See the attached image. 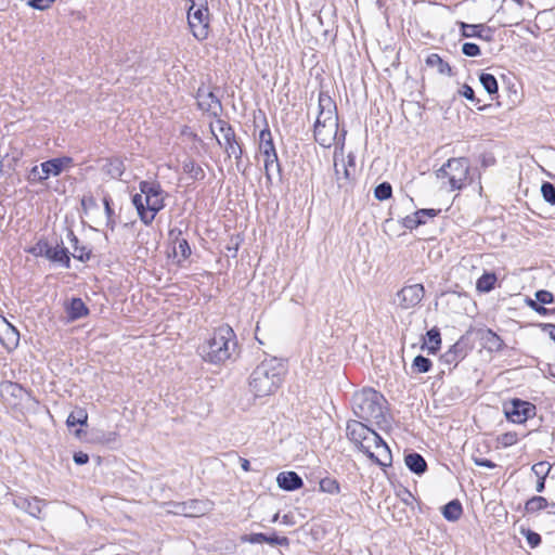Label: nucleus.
<instances>
[{
    "instance_id": "15",
    "label": "nucleus",
    "mask_w": 555,
    "mask_h": 555,
    "mask_svg": "<svg viewBox=\"0 0 555 555\" xmlns=\"http://www.w3.org/2000/svg\"><path fill=\"white\" fill-rule=\"evenodd\" d=\"M241 542L250 544L268 543L270 545H279L285 547H288L291 543L287 537H280L275 532H273L272 534H267L262 532L243 534L241 537Z\"/></svg>"
},
{
    "instance_id": "9",
    "label": "nucleus",
    "mask_w": 555,
    "mask_h": 555,
    "mask_svg": "<svg viewBox=\"0 0 555 555\" xmlns=\"http://www.w3.org/2000/svg\"><path fill=\"white\" fill-rule=\"evenodd\" d=\"M503 410L506 418L515 424H524L537 414V406L533 403L519 398L504 403Z\"/></svg>"
},
{
    "instance_id": "52",
    "label": "nucleus",
    "mask_w": 555,
    "mask_h": 555,
    "mask_svg": "<svg viewBox=\"0 0 555 555\" xmlns=\"http://www.w3.org/2000/svg\"><path fill=\"white\" fill-rule=\"evenodd\" d=\"M96 207H98L96 199L91 194H87V195L82 196L81 209L85 214H87L89 209L96 208Z\"/></svg>"
},
{
    "instance_id": "32",
    "label": "nucleus",
    "mask_w": 555,
    "mask_h": 555,
    "mask_svg": "<svg viewBox=\"0 0 555 555\" xmlns=\"http://www.w3.org/2000/svg\"><path fill=\"white\" fill-rule=\"evenodd\" d=\"M258 162L263 164L264 173H281L276 151L258 156Z\"/></svg>"
},
{
    "instance_id": "40",
    "label": "nucleus",
    "mask_w": 555,
    "mask_h": 555,
    "mask_svg": "<svg viewBox=\"0 0 555 555\" xmlns=\"http://www.w3.org/2000/svg\"><path fill=\"white\" fill-rule=\"evenodd\" d=\"M479 81L482 85L483 89L489 94H494L498 92V81L495 77L488 73H482L479 76Z\"/></svg>"
},
{
    "instance_id": "17",
    "label": "nucleus",
    "mask_w": 555,
    "mask_h": 555,
    "mask_svg": "<svg viewBox=\"0 0 555 555\" xmlns=\"http://www.w3.org/2000/svg\"><path fill=\"white\" fill-rule=\"evenodd\" d=\"M478 337L482 347L489 352H500L505 347L503 339L491 328L478 330Z\"/></svg>"
},
{
    "instance_id": "56",
    "label": "nucleus",
    "mask_w": 555,
    "mask_h": 555,
    "mask_svg": "<svg viewBox=\"0 0 555 555\" xmlns=\"http://www.w3.org/2000/svg\"><path fill=\"white\" fill-rule=\"evenodd\" d=\"M238 247H240V240H238V236L236 237H231V241L230 243L227 245L225 249H227V256L228 257H232V258H235L236 255H237V250H238Z\"/></svg>"
},
{
    "instance_id": "39",
    "label": "nucleus",
    "mask_w": 555,
    "mask_h": 555,
    "mask_svg": "<svg viewBox=\"0 0 555 555\" xmlns=\"http://www.w3.org/2000/svg\"><path fill=\"white\" fill-rule=\"evenodd\" d=\"M431 360L422 354L416 356L412 362V369L416 373H427L431 370Z\"/></svg>"
},
{
    "instance_id": "18",
    "label": "nucleus",
    "mask_w": 555,
    "mask_h": 555,
    "mask_svg": "<svg viewBox=\"0 0 555 555\" xmlns=\"http://www.w3.org/2000/svg\"><path fill=\"white\" fill-rule=\"evenodd\" d=\"M466 356V344L464 341V337H461L440 357V361L443 364L453 365L455 367Z\"/></svg>"
},
{
    "instance_id": "1",
    "label": "nucleus",
    "mask_w": 555,
    "mask_h": 555,
    "mask_svg": "<svg viewBox=\"0 0 555 555\" xmlns=\"http://www.w3.org/2000/svg\"><path fill=\"white\" fill-rule=\"evenodd\" d=\"M347 131L339 129L335 101L327 92L321 91L318 98V115L313 127L315 141L323 147L335 145L343 151Z\"/></svg>"
},
{
    "instance_id": "62",
    "label": "nucleus",
    "mask_w": 555,
    "mask_h": 555,
    "mask_svg": "<svg viewBox=\"0 0 555 555\" xmlns=\"http://www.w3.org/2000/svg\"><path fill=\"white\" fill-rule=\"evenodd\" d=\"M473 461H474V463L477 466H482V467H487V468H490V469L496 467V464L494 462H492L491 460H488V459L473 457Z\"/></svg>"
},
{
    "instance_id": "35",
    "label": "nucleus",
    "mask_w": 555,
    "mask_h": 555,
    "mask_svg": "<svg viewBox=\"0 0 555 555\" xmlns=\"http://www.w3.org/2000/svg\"><path fill=\"white\" fill-rule=\"evenodd\" d=\"M88 423V413L83 408H76L66 420V425L68 427H74L76 425L86 426Z\"/></svg>"
},
{
    "instance_id": "55",
    "label": "nucleus",
    "mask_w": 555,
    "mask_h": 555,
    "mask_svg": "<svg viewBox=\"0 0 555 555\" xmlns=\"http://www.w3.org/2000/svg\"><path fill=\"white\" fill-rule=\"evenodd\" d=\"M499 441L504 447H511L517 442V434L512 431L505 433L501 435Z\"/></svg>"
},
{
    "instance_id": "57",
    "label": "nucleus",
    "mask_w": 555,
    "mask_h": 555,
    "mask_svg": "<svg viewBox=\"0 0 555 555\" xmlns=\"http://www.w3.org/2000/svg\"><path fill=\"white\" fill-rule=\"evenodd\" d=\"M459 93L472 102H474L476 100L475 92H474L473 88L466 83H464L462 86V88L459 90Z\"/></svg>"
},
{
    "instance_id": "13",
    "label": "nucleus",
    "mask_w": 555,
    "mask_h": 555,
    "mask_svg": "<svg viewBox=\"0 0 555 555\" xmlns=\"http://www.w3.org/2000/svg\"><path fill=\"white\" fill-rule=\"evenodd\" d=\"M196 100L198 107L204 112L211 113L214 116H218V114L221 112V103L215 93L209 90V88H198Z\"/></svg>"
},
{
    "instance_id": "16",
    "label": "nucleus",
    "mask_w": 555,
    "mask_h": 555,
    "mask_svg": "<svg viewBox=\"0 0 555 555\" xmlns=\"http://www.w3.org/2000/svg\"><path fill=\"white\" fill-rule=\"evenodd\" d=\"M0 341L5 348H15L20 341L18 330L0 314Z\"/></svg>"
},
{
    "instance_id": "2",
    "label": "nucleus",
    "mask_w": 555,
    "mask_h": 555,
    "mask_svg": "<svg viewBox=\"0 0 555 555\" xmlns=\"http://www.w3.org/2000/svg\"><path fill=\"white\" fill-rule=\"evenodd\" d=\"M354 415L365 422H374L384 429L389 425L386 416L387 400L377 390L371 387L356 391L351 399Z\"/></svg>"
},
{
    "instance_id": "25",
    "label": "nucleus",
    "mask_w": 555,
    "mask_h": 555,
    "mask_svg": "<svg viewBox=\"0 0 555 555\" xmlns=\"http://www.w3.org/2000/svg\"><path fill=\"white\" fill-rule=\"evenodd\" d=\"M441 346V334L440 330L435 326L426 332L424 336L423 345L421 346L422 350H427L428 353L435 354L438 352Z\"/></svg>"
},
{
    "instance_id": "30",
    "label": "nucleus",
    "mask_w": 555,
    "mask_h": 555,
    "mask_svg": "<svg viewBox=\"0 0 555 555\" xmlns=\"http://www.w3.org/2000/svg\"><path fill=\"white\" fill-rule=\"evenodd\" d=\"M450 171H457L460 173H468V159L465 157L451 158L438 170V173H448Z\"/></svg>"
},
{
    "instance_id": "41",
    "label": "nucleus",
    "mask_w": 555,
    "mask_h": 555,
    "mask_svg": "<svg viewBox=\"0 0 555 555\" xmlns=\"http://www.w3.org/2000/svg\"><path fill=\"white\" fill-rule=\"evenodd\" d=\"M374 196L377 201H387L392 196V186L389 182H382L374 189Z\"/></svg>"
},
{
    "instance_id": "60",
    "label": "nucleus",
    "mask_w": 555,
    "mask_h": 555,
    "mask_svg": "<svg viewBox=\"0 0 555 555\" xmlns=\"http://www.w3.org/2000/svg\"><path fill=\"white\" fill-rule=\"evenodd\" d=\"M527 302L532 310L540 314H545L547 312V309L544 307V305L540 304L537 299L533 300L529 298Z\"/></svg>"
},
{
    "instance_id": "29",
    "label": "nucleus",
    "mask_w": 555,
    "mask_h": 555,
    "mask_svg": "<svg viewBox=\"0 0 555 555\" xmlns=\"http://www.w3.org/2000/svg\"><path fill=\"white\" fill-rule=\"evenodd\" d=\"M69 243L74 249L73 257L81 262H86L91 258V249L86 246L79 245L78 237L74 234L73 231L68 232Z\"/></svg>"
},
{
    "instance_id": "21",
    "label": "nucleus",
    "mask_w": 555,
    "mask_h": 555,
    "mask_svg": "<svg viewBox=\"0 0 555 555\" xmlns=\"http://www.w3.org/2000/svg\"><path fill=\"white\" fill-rule=\"evenodd\" d=\"M460 26L461 35L465 38L477 37L485 41L492 40V30L482 24H467L464 22L457 23Z\"/></svg>"
},
{
    "instance_id": "31",
    "label": "nucleus",
    "mask_w": 555,
    "mask_h": 555,
    "mask_svg": "<svg viewBox=\"0 0 555 555\" xmlns=\"http://www.w3.org/2000/svg\"><path fill=\"white\" fill-rule=\"evenodd\" d=\"M441 513L447 520L456 521L461 518L463 514V507L461 502L457 499H455L443 505Z\"/></svg>"
},
{
    "instance_id": "45",
    "label": "nucleus",
    "mask_w": 555,
    "mask_h": 555,
    "mask_svg": "<svg viewBox=\"0 0 555 555\" xmlns=\"http://www.w3.org/2000/svg\"><path fill=\"white\" fill-rule=\"evenodd\" d=\"M543 199L550 205H555V185L551 182H543L541 185Z\"/></svg>"
},
{
    "instance_id": "34",
    "label": "nucleus",
    "mask_w": 555,
    "mask_h": 555,
    "mask_svg": "<svg viewBox=\"0 0 555 555\" xmlns=\"http://www.w3.org/2000/svg\"><path fill=\"white\" fill-rule=\"evenodd\" d=\"M496 275L493 272H485L476 282L477 291L481 293L491 292L496 283Z\"/></svg>"
},
{
    "instance_id": "4",
    "label": "nucleus",
    "mask_w": 555,
    "mask_h": 555,
    "mask_svg": "<svg viewBox=\"0 0 555 555\" xmlns=\"http://www.w3.org/2000/svg\"><path fill=\"white\" fill-rule=\"evenodd\" d=\"M285 374L284 364L276 358L264 359L249 376L250 391L257 398L274 393L282 385Z\"/></svg>"
},
{
    "instance_id": "23",
    "label": "nucleus",
    "mask_w": 555,
    "mask_h": 555,
    "mask_svg": "<svg viewBox=\"0 0 555 555\" xmlns=\"http://www.w3.org/2000/svg\"><path fill=\"white\" fill-rule=\"evenodd\" d=\"M44 258L50 260L51 262L57 263L66 269L70 268V256L69 251L64 246H51L48 247V254H46Z\"/></svg>"
},
{
    "instance_id": "54",
    "label": "nucleus",
    "mask_w": 555,
    "mask_h": 555,
    "mask_svg": "<svg viewBox=\"0 0 555 555\" xmlns=\"http://www.w3.org/2000/svg\"><path fill=\"white\" fill-rule=\"evenodd\" d=\"M55 0H28L27 5L36 10H47Z\"/></svg>"
},
{
    "instance_id": "19",
    "label": "nucleus",
    "mask_w": 555,
    "mask_h": 555,
    "mask_svg": "<svg viewBox=\"0 0 555 555\" xmlns=\"http://www.w3.org/2000/svg\"><path fill=\"white\" fill-rule=\"evenodd\" d=\"M85 170H99L102 171V173H124L127 168L124 162L116 157L100 158L95 162V165L89 166Z\"/></svg>"
},
{
    "instance_id": "42",
    "label": "nucleus",
    "mask_w": 555,
    "mask_h": 555,
    "mask_svg": "<svg viewBox=\"0 0 555 555\" xmlns=\"http://www.w3.org/2000/svg\"><path fill=\"white\" fill-rule=\"evenodd\" d=\"M370 440L373 441L374 447L377 450L378 449H385V459L389 463H391L392 456H391L390 448L388 447V444L385 442V440L375 430H372V433L370 435Z\"/></svg>"
},
{
    "instance_id": "44",
    "label": "nucleus",
    "mask_w": 555,
    "mask_h": 555,
    "mask_svg": "<svg viewBox=\"0 0 555 555\" xmlns=\"http://www.w3.org/2000/svg\"><path fill=\"white\" fill-rule=\"evenodd\" d=\"M520 533L526 538L527 543L531 548L538 547L542 542L541 535L531 529L521 528Z\"/></svg>"
},
{
    "instance_id": "7",
    "label": "nucleus",
    "mask_w": 555,
    "mask_h": 555,
    "mask_svg": "<svg viewBox=\"0 0 555 555\" xmlns=\"http://www.w3.org/2000/svg\"><path fill=\"white\" fill-rule=\"evenodd\" d=\"M373 429L367 427L360 421L351 420L347 423L346 435L348 439L356 444V447L366 454V456L376 463L377 465H386V463L379 460L375 453L371 451V444L365 443L370 440V435Z\"/></svg>"
},
{
    "instance_id": "8",
    "label": "nucleus",
    "mask_w": 555,
    "mask_h": 555,
    "mask_svg": "<svg viewBox=\"0 0 555 555\" xmlns=\"http://www.w3.org/2000/svg\"><path fill=\"white\" fill-rule=\"evenodd\" d=\"M211 132L216 137L218 143L224 147L228 156L234 157L236 160L237 170L240 171L238 158L242 154L241 146L235 140V133L231 126L225 121L218 119L215 125H211Z\"/></svg>"
},
{
    "instance_id": "51",
    "label": "nucleus",
    "mask_w": 555,
    "mask_h": 555,
    "mask_svg": "<svg viewBox=\"0 0 555 555\" xmlns=\"http://www.w3.org/2000/svg\"><path fill=\"white\" fill-rule=\"evenodd\" d=\"M50 178V176H27L28 183L30 185L40 184L42 185L41 189L36 190V193L41 192L43 189H48L49 185L46 183V181Z\"/></svg>"
},
{
    "instance_id": "5",
    "label": "nucleus",
    "mask_w": 555,
    "mask_h": 555,
    "mask_svg": "<svg viewBox=\"0 0 555 555\" xmlns=\"http://www.w3.org/2000/svg\"><path fill=\"white\" fill-rule=\"evenodd\" d=\"M140 193L132 195L131 202L140 220L150 225L165 207V192L157 181H141Z\"/></svg>"
},
{
    "instance_id": "14",
    "label": "nucleus",
    "mask_w": 555,
    "mask_h": 555,
    "mask_svg": "<svg viewBox=\"0 0 555 555\" xmlns=\"http://www.w3.org/2000/svg\"><path fill=\"white\" fill-rule=\"evenodd\" d=\"M425 291L422 284H413L404 286L399 293L398 298L400 299V306L403 309L413 308L418 305L423 297Z\"/></svg>"
},
{
    "instance_id": "12",
    "label": "nucleus",
    "mask_w": 555,
    "mask_h": 555,
    "mask_svg": "<svg viewBox=\"0 0 555 555\" xmlns=\"http://www.w3.org/2000/svg\"><path fill=\"white\" fill-rule=\"evenodd\" d=\"M1 396L11 405H18L26 399L31 398V392L26 390L21 384L14 382H4L1 384Z\"/></svg>"
},
{
    "instance_id": "6",
    "label": "nucleus",
    "mask_w": 555,
    "mask_h": 555,
    "mask_svg": "<svg viewBox=\"0 0 555 555\" xmlns=\"http://www.w3.org/2000/svg\"><path fill=\"white\" fill-rule=\"evenodd\" d=\"M188 9V24L192 35L199 41L210 33V13L207 0H191Z\"/></svg>"
},
{
    "instance_id": "28",
    "label": "nucleus",
    "mask_w": 555,
    "mask_h": 555,
    "mask_svg": "<svg viewBox=\"0 0 555 555\" xmlns=\"http://www.w3.org/2000/svg\"><path fill=\"white\" fill-rule=\"evenodd\" d=\"M425 64L435 69L440 75L452 76V68L449 63L444 62L437 53H430L425 59Z\"/></svg>"
},
{
    "instance_id": "38",
    "label": "nucleus",
    "mask_w": 555,
    "mask_h": 555,
    "mask_svg": "<svg viewBox=\"0 0 555 555\" xmlns=\"http://www.w3.org/2000/svg\"><path fill=\"white\" fill-rule=\"evenodd\" d=\"M320 490L328 494H338L340 492L339 482L330 477L322 478L319 482Z\"/></svg>"
},
{
    "instance_id": "53",
    "label": "nucleus",
    "mask_w": 555,
    "mask_h": 555,
    "mask_svg": "<svg viewBox=\"0 0 555 555\" xmlns=\"http://www.w3.org/2000/svg\"><path fill=\"white\" fill-rule=\"evenodd\" d=\"M537 300L542 305H550L554 301V296L551 292L540 289L535 293Z\"/></svg>"
},
{
    "instance_id": "26",
    "label": "nucleus",
    "mask_w": 555,
    "mask_h": 555,
    "mask_svg": "<svg viewBox=\"0 0 555 555\" xmlns=\"http://www.w3.org/2000/svg\"><path fill=\"white\" fill-rule=\"evenodd\" d=\"M66 313L69 321H76L89 314V308L79 297H74L66 305Z\"/></svg>"
},
{
    "instance_id": "36",
    "label": "nucleus",
    "mask_w": 555,
    "mask_h": 555,
    "mask_svg": "<svg viewBox=\"0 0 555 555\" xmlns=\"http://www.w3.org/2000/svg\"><path fill=\"white\" fill-rule=\"evenodd\" d=\"M547 506H550V503L544 496L534 495L525 503V511L528 514H533L545 509Z\"/></svg>"
},
{
    "instance_id": "59",
    "label": "nucleus",
    "mask_w": 555,
    "mask_h": 555,
    "mask_svg": "<svg viewBox=\"0 0 555 555\" xmlns=\"http://www.w3.org/2000/svg\"><path fill=\"white\" fill-rule=\"evenodd\" d=\"M527 302L532 310L540 314H545L547 312V309L544 307V305L540 304L537 299L533 300L529 298Z\"/></svg>"
},
{
    "instance_id": "61",
    "label": "nucleus",
    "mask_w": 555,
    "mask_h": 555,
    "mask_svg": "<svg viewBox=\"0 0 555 555\" xmlns=\"http://www.w3.org/2000/svg\"><path fill=\"white\" fill-rule=\"evenodd\" d=\"M73 460L77 465H85L89 462V455L82 451L75 452Z\"/></svg>"
},
{
    "instance_id": "58",
    "label": "nucleus",
    "mask_w": 555,
    "mask_h": 555,
    "mask_svg": "<svg viewBox=\"0 0 555 555\" xmlns=\"http://www.w3.org/2000/svg\"><path fill=\"white\" fill-rule=\"evenodd\" d=\"M527 302L532 310L540 314H545L547 312V309L544 307V305L540 304L537 299L533 300L529 298Z\"/></svg>"
},
{
    "instance_id": "64",
    "label": "nucleus",
    "mask_w": 555,
    "mask_h": 555,
    "mask_svg": "<svg viewBox=\"0 0 555 555\" xmlns=\"http://www.w3.org/2000/svg\"><path fill=\"white\" fill-rule=\"evenodd\" d=\"M545 489V478H538L535 491L537 492H543Z\"/></svg>"
},
{
    "instance_id": "49",
    "label": "nucleus",
    "mask_w": 555,
    "mask_h": 555,
    "mask_svg": "<svg viewBox=\"0 0 555 555\" xmlns=\"http://www.w3.org/2000/svg\"><path fill=\"white\" fill-rule=\"evenodd\" d=\"M462 53L466 56L475 57V56L480 55L481 51H480V48L476 43L465 42L462 46Z\"/></svg>"
},
{
    "instance_id": "43",
    "label": "nucleus",
    "mask_w": 555,
    "mask_h": 555,
    "mask_svg": "<svg viewBox=\"0 0 555 555\" xmlns=\"http://www.w3.org/2000/svg\"><path fill=\"white\" fill-rule=\"evenodd\" d=\"M49 245L46 238H40L35 245L27 248L26 251L35 257H44L48 254Z\"/></svg>"
},
{
    "instance_id": "47",
    "label": "nucleus",
    "mask_w": 555,
    "mask_h": 555,
    "mask_svg": "<svg viewBox=\"0 0 555 555\" xmlns=\"http://www.w3.org/2000/svg\"><path fill=\"white\" fill-rule=\"evenodd\" d=\"M426 223V220L424 219H417L415 217V214L409 215L402 219V225L408 230H414L418 228L420 225H423Z\"/></svg>"
},
{
    "instance_id": "11",
    "label": "nucleus",
    "mask_w": 555,
    "mask_h": 555,
    "mask_svg": "<svg viewBox=\"0 0 555 555\" xmlns=\"http://www.w3.org/2000/svg\"><path fill=\"white\" fill-rule=\"evenodd\" d=\"M14 505L37 519L46 517L44 507L47 502L38 496H16Z\"/></svg>"
},
{
    "instance_id": "20",
    "label": "nucleus",
    "mask_w": 555,
    "mask_h": 555,
    "mask_svg": "<svg viewBox=\"0 0 555 555\" xmlns=\"http://www.w3.org/2000/svg\"><path fill=\"white\" fill-rule=\"evenodd\" d=\"M276 483L280 489L287 492L296 491L304 487L302 478L294 470L279 473Z\"/></svg>"
},
{
    "instance_id": "48",
    "label": "nucleus",
    "mask_w": 555,
    "mask_h": 555,
    "mask_svg": "<svg viewBox=\"0 0 555 555\" xmlns=\"http://www.w3.org/2000/svg\"><path fill=\"white\" fill-rule=\"evenodd\" d=\"M531 470L538 478H546L551 470V465L546 462H539L532 466Z\"/></svg>"
},
{
    "instance_id": "22",
    "label": "nucleus",
    "mask_w": 555,
    "mask_h": 555,
    "mask_svg": "<svg viewBox=\"0 0 555 555\" xmlns=\"http://www.w3.org/2000/svg\"><path fill=\"white\" fill-rule=\"evenodd\" d=\"M40 166L42 173H61L73 168V158L66 156L52 158L43 162Z\"/></svg>"
},
{
    "instance_id": "46",
    "label": "nucleus",
    "mask_w": 555,
    "mask_h": 555,
    "mask_svg": "<svg viewBox=\"0 0 555 555\" xmlns=\"http://www.w3.org/2000/svg\"><path fill=\"white\" fill-rule=\"evenodd\" d=\"M175 253L180 254L182 259H186L191 255V247L186 238H177Z\"/></svg>"
},
{
    "instance_id": "63",
    "label": "nucleus",
    "mask_w": 555,
    "mask_h": 555,
    "mask_svg": "<svg viewBox=\"0 0 555 555\" xmlns=\"http://www.w3.org/2000/svg\"><path fill=\"white\" fill-rule=\"evenodd\" d=\"M104 204V210L106 217H113L114 216V209L112 208V198L109 196H104L103 198Z\"/></svg>"
},
{
    "instance_id": "37",
    "label": "nucleus",
    "mask_w": 555,
    "mask_h": 555,
    "mask_svg": "<svg viewBox=\"0 0 555 555\" xmlns=\"http://www.w3.org/2000/svg\"><path fill=\"white\" fill-rule=\"evenodd\" d=\"M334 169L335 173H345L348 175L350 171H356V163L351 156H348V164L345 163L344 159L338 160L337 153L334 154Z\"/></svg>"
},
{
    "instance_id": "3",
    "label": "nucleus",
    "mask_w": 555,
    "mask_h": 555,
    "mask_svg": "<svg viewBox=\"0 0 555 555\" xmlns=\"http://www.w3.org/2000/svg\"><path fill=\"white\" fill-rule=\"evenodd\" d=\"M237 340L233 328L228 324L217 327L211 337L198 347L204 361L220 364L231 359L236 352Z\"/></svg>"
},
{
    "instance_id": "50",
    "label": "nucleus",
    "mask_w": 555,
    "mask_h": 555,
    "mask_svg": "<svg viewBox=\"0 0 555 555\" xmlns=\"http://www.w3.org/2000/svg\"><path fill=\"white\" fill-rule=\"evenodd\" d=\"M441 212V209H434V208H421L417 209L414 214L417 219H424L426 218H435Z\"/></svg>"
},
{
    "instance_id": "33",
    "label": "nucleus",
    "mask_w": 555,
    "mask_h": 555,
    "mask_svg": "<svg viewBox=\"0 0 555 555\" xmlns=\"http://www.w3.org/2000/svg\"><path fill=\"white\" fill-rule=\"evenodd\" d=\"M275 151V146L273 144L271 131L266 128L262 129L259 133V153L258 156H261L267 153H271Z\"/></svg>"
},
{
    "instance_id": "10",
    "label": "nucleus",
    "mask_w": 555,
    "mask_h": 555,
    "mask_svg": "<svg viewBox=\"0 0 555 555\" xmlns=\"http://www.w3.org/2000/svg\"><path fill=\"white\" fill-rule=\"evenodd\" d=\"M173 513L185 517H201L212 509V502L192 499L184 502H172Z\"/></svg>"
},
{
    "instance_id": "24",
    "label": "nucleus",
    "mask_w": 555,
    "mask_h": 555,
    "mask_svg": "<svg viewBox=\"0 0 555 555\" xmlns=\"http://www.w3.org/2000/svg\"><path fill=\"white\" fill-rule=\"evenodd\" d=\"M404 463L410 472L418 476L425 474L428 468L423 455L414 451L404 454Z\"/></svg>"
},
{
    "instance_id": "27",
    "label": "nucleus",
    "mask_w": 555,
    "mask_h": 555,
    "mask_svg": "<svg viewBox=\"0 0 555 555\" xmlns=\"http://www.w3.org/2000/svg\"><path fill=\"white\" fill-rule=\"evenodd\" d=\"M442 177L447 178V176ZM448 181L443 182L441 185V189L448 192L463 190L475 182V176H460V178H456L455 176H448Z\"/></svg>"
}]
</instances>
